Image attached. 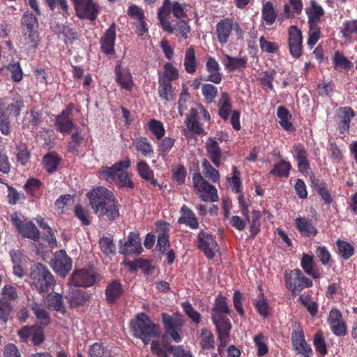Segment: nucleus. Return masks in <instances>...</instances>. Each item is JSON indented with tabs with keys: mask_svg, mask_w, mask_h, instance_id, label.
I'll return each instance as SVG.
<instances>
[{
	"mask_svg": "<svg viewBox=\"0 0 357 357\" xmlns=\"http://www.w3.org/2000/svg\"><path fill=\"white\" fill-rule=\"evenodd\" d=\"M86 197L93 213L100 220L112 222L119 217L120 206L114 194L109 189L97 187L89 190Z\"/></svg>",
	"mask_w": 357,
	"mask_h": 357,
	"instance_id": "f257e3e1",
	"label": "nucleus"
},
{
	"mask_svg": "<svg viewBox=\"0 0 357 357\" xmlns=\"http://www.w3.org/2000/svg\"><path fill=\"white\" fill-rule=\"evenodd\" d=\"M211 314L218 333L220 346L225 347L230 341L232 326L229 318L231 310L227 303V298L222 294H219L215 298Z\"/></svg>",
	"mask_w": 357,
	"mask_h": 357,
	"instance_id": "f03ea898",
	"label": "nucleus"
},
{
	"mask_svg": "<svg viewBox=\"0 0 357 357\" xmlns=\"http://www.w3.org/2000/svg\"><path fill=\"white\" fill-rule=\"evenodd\" d=\"M131 166L129 158L116 162L112 166H102L98 173L101 178L110 184H115L120 188L133 189L135 183L130 174L126 171Z\"/></svg>",
	"mask_w": 357,
	"mask_h": 357,
	"instance_id": "7ed1b4c3",
	"label": "nucleus"
},
{
	"mask_svg": "<svg viewBox=\"0 0 357 357\" xmlns=\"http://www.w3.org/2000/svg\"><path fill=\"white\" fill-rule=\"evenodd\" d=\"M130 328L133 335L147 344L152 337L159 336V326L155 324L150 317L144 312L139 313L135 319L130 321Z\"/></svg>",
	"mask_w": 357,
	"mask_h": 357,
	"instance_id": "20e7f679",
	"label": "nucleus"
},
{
	"mask_svg": "<svg viewBox=\"0 0 357 357\" xmlns=\"http://www.w3.org/2000/svg\"><path fill=\"white\" fill-rule=\"evenodd\" d=\"M31 286L39 294L47 293L56 281L50 270L42 264H37L30 273Z\"/></svg>",
	"mask_w": 357,
	"mask_h": 357,
	"instance_id": "39448f33",
	"label": "nucleus"
},
{
	"mask_svg": "<svg viewBox=\"0 0 357 357\" xmlns=\"http://www.w3.org/2000/svg\"><path fill=\"white\" fill-rule=\"evenodd\" d=\"M161 321L165 331L175 342H180L182 339V328L185 324L183 316L180 313L169 314H161Z\"/></svg>",
	"mask_w": 357,
	"mask_h": 357,
	"instance_id": "423d86ee",
	"label": "nucleus"
},
{
	"mask_svg": "<svg viewBox=\"0 0 357 357\" xmlns=\"http://www.w3.org/2000/svg\"><path fill=\"white\" fill-rule=\"evenodd\" d=\"M192 182L195 193L202 202H216L218 201L217 189L204 179L200 172L193 174Z\"/></svg>",
	"mask_w": 357,
	"mask_h": 357,
	"instance_id": "0eeeda50",
	"label": "nucleus"
},
{
	"mask_svg": "<svg viewBox=\"0 0 357 357\" xmlns=\"http://www.w3.org/2000/svg\"><path fill=\"white\" fill-rule=\"evenodd\" d=\"M284 278L286 287L292 294L295 291H301L304 289L311 287L313 285L312 281L305 277L298 268L286 271Z\"/></svg>",
	"mask_w": 357,
	"mask_h": 357,
	"instance_id": "6e6552de",
	"label": "nucleus"
},
{
	"mask_svg": "<svg viewBox=\"0 0 357 357\" xmlns=\"http://www.w3.org/2000/svg\"><path fill=\"white\" fill-rule=\"evenodd\" d=\"M196 245L208 259L215 257L216 252H219L220 247L213 234L201 229L197 236Z\"/></svg>",
	"mask_w": 357,
	"mask_h": 357,
	"instance_id": "1a4fd4ad",
	"label": "nucleus"
},
{
	"mask_svg": "<svg viewBox=\"0 0 357 357\" xmlns=\"http://www.w3.org/2000/svg\"><path fill=\"white\" fill-rule=\"evenodd\" d=\"M10 218L12 225L16 228L22 238H28L33 241L39 240L40 231L31 220H22L17 212L13 213Z\"/></svg>",
	"mask_w": 357,
	"mask_h": 357,
	"instance_id": "9d476101",
	"label": "nucleus"
},
{
	"mask_svg": "<svg viewBox=\"0 0 357 357\" xmlns=\"http://www.w3.org/2000/svg\"><path fill=\"white\" fill-rule=\"evenodd\" d=\"M291 340L294 350L296 354L301 355L302 357H311L313 351L311 346L307 342L304 331L300 324L296 323L294 325Z\"/></svg>",
	"mask_w": 357,
	"mask_h": 357,
	"instance_id": "9b49d317",
	"label": "nucleus"
},
{
	"mask_svg": "<svg viewBox=\"0 0 357 357\" xmlns=\"http://www.w3.org/2000/svg\"><path fill=\"white\" fill-rule=\"evenodd\" d=\"M38 26V19L33 13H24L21 19V31L26 43H36L38 38L36 31Z\"/></svg>",
	"mask_w": 357,
	"mask_h": 357,
	"instance_id": "f8f14e48",
	"label": "nucleus"
},
{
	"mask_svg": "<svg viewBox=\"0 0 357 357\" xmlns=\"http://www.w3.org/2000/svg\"><path fill=\"white\" fill-rule=\"evenodd\" d=\"M24 107V100L18 93L0 99V114L10 118L20 116Z\"/></svg>",
	"mask_w": 357,
	"mask_h": 357,
	"instance_id": "ddd939ff",
	"label": "nucleus"
},
{
	"mask_svg": "<svg viewBox=\"0 0 357 357\" xmlns=\"http://www.w3.org/2000/svg\"><path fill=\"white\" fill-rule=\"evenodd\" d=\"M73 4L76 15L79 19L93 21L97 18L100 8L92 0H70Z\"/></svg>",
	"mask_w": 357,
	"mask_h": 357,
	"instance_id": "4468645a",
	"label": "nucleus"
},
{
	"mask_svg": "<svg viewBox=\"0 0 357 357\" xmlns=\"http://www.w3.org/2000/svg\"><path fill=\"white\" fill-rule=\"evenodd\" d=\"M96 280V273L93 268H76L70 275L69 282L74 287H89Z\"/></svg>",
	"mask_w": 357,
	"mask_h": 357,
	"instance_id": "2eb2a0df",
	"label": "nucleus"
},
{
	"mask_svg": "<svg viewBox=\"0 0 357 357\" xmlns=\"http://www.w3.org/2000/svg\"><path fill=\"white\" fill-rule=\"evenodd\" d=\"M288 47L294 59H299L303 54V33L297 26L292 25L288 29Z\"/></svg>",
	"mask_w": 357,
	"mask_h": 357,
	"instance_id": "dca6fc26",
	"label": "nucleus"
},
{
	"mask_svg": "<svg viewBox=\"0 0 357 357\" xmlns=\"http://www.w3.org/2000/svg\"><path fill=\"white\" fill-rule=\"evenodd\" d=\"M327 322L333 333L339 337H343L347 334V324L343 319L341 311L333 307L329 312Z\"/></svg>",
	"mask_w": 357,
	"mask_h": 357,
	"instance_id": "f3484780",
	"label": "nucleus"
},
{
	"mask_svg": "<svg viewBox=\"0 0 357 357\" xmlns=\"http://www.w3.org/2000/svg\"><path fill=\"white\" fill-rule=\"evenodd\" d=\"M355 111L349 106L341 107L337 110L336 121L338 131L340 134L344 135L349 132L350 129V123L356 116Z\"/></svg>",
	"mask_w": 357,
	"mask_h": 357,
	"instance_id": "a211bd4d",
	"label": "nucleus"
},
{
	"mask_svg": "<svg viewBox=\"0 0 357 357\" xmlns=\"http://www.w3.org/2000/svg\"><path fill=\"white\" fill-rule=\"evenodd\" d=\"M143 250L139 234L130 232L126 241H119V252L123 255H139Z\"/></svg>",
	"mask_w": 357,
	"mask_h": 357,
	"instance_id": "6ab92c4d",
	"label": "nucleus"
},
{
	"mask_svg": "<svg viewBox=\"0 0 357 357\" xmlns=\"http://www.w3.org/2000/svg\"><path fill=\"white\" fill-rule=\"evenodd\" d=\"M52 268L62 278H65L71 270L72 259L64 250H60L55 252Z\"/></svg>",
	"mask_w": 357,
	"mask_h": 357,
	"instance_id": "aec40b11",
	"label": "nucleus"
},
{
	"mask_svg": "<svg viewBox=\"0 0 357 357\" xmlns=\"http://www.w3.org/2000/svg\"><path fill=\"white\" fill-rule=\"evenodd\" d=\"M184 8L185 6L178 1L163 0L162 6L159 8L158 15L162 19V17H168L170 13H172L174 17L178 19L185 18L188 15Z\"/></svg>",
	"mask_w": 357,
	"mask_h": 357,
	"instance_id": "412c9836",
	"label": "nucleus"
},
{
	"mask_svg": "<svg viewBox=\"0 0 357 357\" xmlns=\"http://www.w3.org/2000/svg\"><path fill=\"white\" fill-rule=\"evenodd\" d=\"M116 27L115 23H112L100 39V50L106 56L115 54Z\"/></svg>",
	"mask_w": 357,
	"mask_h": 357,
	"instance_id": "4be33fe9",
	"label": "nucleus"
},
{
	"mask_svg": "<svg viewBox=\"0 0 357 357\" xmlns=\"http://www.w3.org/2000/svg\"><path fill=\"white\" fill-rule=\"evenodd\" d=\"M123 293V284L119 280H113L105 287V301L109 305L115 304L121 298Z\"/></svg>",
	"mask_w": 357,
	"mask_h": 357,
	"instance_id": "5701e85b",
	"label": "nucleus"
},
{
	"mask_svg": "<svg viewBox=\"0 0 357 357\" xmlns=\"http://www.w3.org/2000/svg\"><path fill=\"white\" fill-rule=\"evenodd\" d=\"M206 70L208 75L205 77L204 81L210 82L215 84H218L221 82L222 79V73H220L221 68L219 63L214 57L211 56L206 57Z\"/></svg>",
	"mask_w": 357,
	"mask_h": 357,
	"instance_id": "b1692460",
	"label": "nucleus"
},
{
	"mask_svg": "<svg viewBox=\"0 0 357 357\" xmlns=\"http://www.w3.org/2000/svg\"><path fill=\"white\" fill-rule=\"evenodd\" d=\"M232 28H234L232 17L224 18L217 23L215 26V34L218 41L221 45H225L228 43L232 32Z\"/></svg>",
	"mask_w": 357,
	"mask_h": 357,
	"instance_id": "393cba45",
	"label": "nucleus"
},
{
	"mask_svg": "<svg viewBox=\"0 0 357 357\" xmlns=\"http://www.w3.org/2000/svg\"><path fill=\"white\" fill-rule=\"evenodd\" d=\"M70 307L76 308L84 305L89 301L90 295L85 291L71 287L66 296Z\"/></svg>",
	"mask_w": 357,
	"mask_h": 357,
	"instance_id": "a878e982",
	"label": "nucleus"
},
{
	"mask_svg": "<svg viewBox=\"0 0 357 357\" xmlns=\"http://www.w3.org/2000/svg\"><path fill=\"white\" fill-rule=\"evenodd\" d=\"M29 307L36 317V321L38 324V326L47 327L51 324L50 313L42 303L33 301L30 303Z\"/></svg>",
	"mask_w": 357,
	"mask_h": 357,
	"instance_id": "bb28decb",
	"label": "nucleus"
},
{
	"mask_svg": "<svg viewBox=\"0 0 357 357\" xmlns=\"http://www.w3.org/2000/svg\"><path fill=\"white\" fill-rule=\"evenodd\" d=\"M181 216L178 219V224H183L192 229H197L199 227L198 218L194 211L185 204L180 210Z\"/></svg>",
	"mask_w": 357,
	"mask_h": 357,
	"instance_id": "cd10ccee",
	"label": "nucleus"
},
{
	"mask_svg": "<svg viewBox=\"0 0 357 357\" xmlns=\"http://www.w3.org/2000/svg\"><path fill=\"white\" fill-rule=\"evenodd\" d=\"M248 59L247 56L234 57L229 54H225L222 60L225 68L228 73H232L235 70H244L248 66Z\"/></svg>",
	"mask_w": 357,
	"mask_h": 357,
	"instance_id": "c85d7f7f",
	"label": "nucleus"
},
{
	"mask_svg": "<svg viewBox=\"0 0 357 357\" xmlns=\"http://www.w3.org/2000/svg\"><path fill=\"white\" fill-rule=\"evenodd\" d=\"M132 146L137 154L144 158H151L154 154L152 144L146 137H138L132 140Z\"/></svg>",
	"mask_w": 357,
	"mask_h": 357,
	"instance_id": "c756f323",
	"label": "nucleus"
},
{
	"mask_svg": "<svg viewBox=\"0 0 357 357\" xmlns=\"http://www.w3.org/2000/svg\"><path fill=\"white\" fill-rule=\"evenodd\" d=\"M206 151L211 161L216 167H220L221 165L222 151L215 138H208L206 142Z\"/></svg>",
	"mask_w": 357,
	"mask_h": 357,
	"instance_id": "7c9ffc66",
	"label": "nucleus"
},
{
	"mask_svg": "<svg viewBox=\"0 0 357 357\" xmlns=\"http://www.w3.org/2000/svg\"><path fill=\"white\" fill-rule=\"evenodd\" d=\"M305 13L308 18V25L318 26L324 15V10L315 0H311L310 6L305 8Z\"/></svg>",
	"mask_w": 357,
	"mask_h": 357,
	"instance_id": "2f4dec72",
	"label": "nucleus"
},
{
	"mask_svg": "<svg viewBox=\"0 0 357 357\" xmlns=\"http://www.w3.org/2000/svg\"><path fill=\"white\" fill-rule=\"evenodd\" d=\"M62 158L56 151H50L42 158V166L48 174H53L58 170Z\"/></svg>",
	"mask_w": 357,
	"mask_h": 357,
	"instance_id": "473e14b6",
	"label": "nucleus"
},
{
	"mask_svg": "<svg viewBox=\"0 0 357 357\" xmlns=\"http://www.w3.org/2000/svg\"><path fill=\"white\" fill-rule=\"evenodd\" d=\"M47 307L49 310L61 312L62 314L66 313V309L63 303V296L59 293L48 294L45 300Z\"/></svg>",
	"mask_w": 357,
	"mask_h": 357,
	"instance_id": "72a5a7b5",
	"label": "nucleus"
},
{
	"mask_svg": "<svg viewBox=\"0 0 357 357\" xmlns=\"http://www.w3.org/2000/svg\"><path fill=\"white\" fill-rule=\"evenodd\" d=\"M295 225L302 236L314 237L318 234L317 229L312 224L310 219L301 217L297 218L295 219Z\"/></svg>",
	"mask_w": 357,
	"mask_h": 357,
	"instance_id": "f704fd0d",
	"label": "nucleus"
},
{
	"mask_svg": "<svg viewBox=\"0 0 357 357\" xmlns=\"http://www.w3.org/2000/svg\"><path fill=\"white\" fill-rule=\"evenodd\" d=\"M116 82L121 87L126 91H132L134 86L132 76L129 71H123L119 66L114 69Z\"/></svg>",
	"mask_w": 357,
	"mask_h": 357,
	"instance_id": "c9c22d12",
	"label": "nucleus"
},
{
	"mask_svg": "<svg viewBox=\"0 0 357 357\" xmlns=\"http://www.w3.org/2000/svg\"><path fill=\"white\" fill-rule=\"evenodd\" d=\"M312 185L315 189L317 193L321 197L324 204L330 205L333 202V197L329 190L327 189L326 183L315 176L311 177Z\"/></svg>",
	"mask_w": 357,
	"mask_h": 357,
	"instance_id": "e433bc0d",
	"label": "nucleus"
},
{
	"mask_svg": "<svg viewBox=\"0 0 357 357\" xmlns=\"http://www.w3.org/2000/svg\"><path fill=\"white\" fill-rule=\"evenodd\" d=\"M201 116L205 121H210L211 120L209 112L202 104H197L195 107H192L189 110L186 115L185 122L199 121Z\"/></svg>",
	"mask_w": 357,
	"mask_h": 357,
	"instance_id": "4c0bfd02",
	"label": "nucleus"
},
{
	"mask_svg": "<svg viewBox=\"0 0 357 357\" xmlns=\"http://www.w3.org/2000/svg\"><path fill=\"white\" fill-rule=\"evenodd\" d=\"M278 16V13L271 1L263 2L261 18L266 25L272 26L275 22Z\"/></svg>",
	"mask_w": 357,
	"mask_h": 357,
	"instance_id": "58836bf2",
	"label": "nucleus"
},
{
	"mask_svg": "<svg viewBox=\"0 0 357 357\" xmlns=\"http://www.w3.org/2000/svg\"><path fill=\"white\" fill-rule=\"evenodd\" d=\"M198 62L195 56V50L194 47H188L185 52L183 61V66L185 70L188 73L193 75L197 71Z\"/></svg>",
	"mask_w": 357,
	"mask_h": 357,
	"instance_id": "ea45409f",
	"label": "nucleus"
},
{
	"mask_svg": "<svg viewBox=\"0 0 357 357\" xmlns=\"http://www.w3.org/2000/svg\"><path fill=\"white\" fill-rule=\"evenodd\" d=\"M315 266L314 255L304 253L301 260V266L306 274L312 276L314 279H318L320 278V275L314 271Z\"/></svg>",
	"mask_w": 357,
	"mask_h": 357,
	"instance_id": "a19ab883",
	"label": "nucleus"
},
{
	"mask_svg": "<svg viewBox=\"0 0 357 357\" xmlns=\"http://www.w3.org/2000/svg\"><path fill=\"white\" fill-rule=\"evenodd\" d=\"M16 160L22 166H26L30 161L31 151L26 144L20 142L15 146Z\"/></svg>",
	"mask_w": 357,
	"mask_h": 357,
	"instance_id": "79ce46f5",
	"label": "nucleus"
},
{
	"mask_svg": "<svg viewBox=\"0 0 357 357\" xmlns=\"http://www.w3.org/2000/svg\"><path fill=\"white\" fill-rule=\"evenodd\" d=\"M261 218V211L259 210H253L251 213V217L246 220V222H248L250 225V238H254L255 236L260 231Z\"/></svg>",
	"mask_w": 357,
	"mask_h": 357,
	"instance_id": "37998d69",
	"label": "nucleus"
},
{
	"mask_svg": "<svg viewBox=\"0 0 357 357\" xmlns=\"http://www.w3.org/2000/svg\"><path fill=\"white\" fill-rule=\"evenodd\" d=\"M158 91L159 97L162 100L172 102L175 98L172 82L158 80Z\"/></svg>",
	"mask_w": 357,
	"mask_h": 357,
	"instance_id": "c03bdc74",
	"label": "nucleus"
},
{
	"mask_svg": "<svg viewBox=\"0 0 357 357\" xmlns=\"http://www.w3.org/2000/svg\"><path fill=\"white\" fill-rule=\"evenodd\" d=\"M231 109V99L227 92L221 94V98L219 101L218 114L221 119L226 121L229 119Z\"/></svg>",
	"mask_w": 357,
	"mask_h": 357,
	"instance_id": "a18cd8bd",
	"label": "nucleus"
},
{
	"mask_svg": "<svg viewBox=\"0 0 357 357\" xmlns=\"http://www.w3.org/2000/svg\"><path fill=\"white\" fill-rule=\"evenodd\" d=\"M291 169V165L289 162L281 160L274 165L273 169L269 172V174L280 178H288Z\"/></svg>",
	"mask_w": 357,
	"mask_h": 357,
	"instance_id": "49530a36",
	"label": "nucleus"
},
{
	"mask_svg": "<svg viewBox=\"0 0 357 357\" xmlns=\"http://www.w3.org/2000/svg\"><path fill=\"white\" fill-rule=\"evenodd\" d=\"M158 80H165L166 82H172L177 79L179 77L178 70L170 62H167L164 65V71L158 72Z\"/></svg>",
	"mask_w": 357,
	"mask_h": 357,
	"instance_id": "de8ad7c7",
	"label": "nucleus"
},
{
	"mask_svg": "<svg viewBox=\"0 0 357 357\" xmlns=\"http://www.w3.org/2000/svg\"><path fill=\"white\" fill-rule=\"evenodd\" d=\"M157 151L162 158H165L175 144L176 139L173 137H166L158 140Z\"/></svg>",
	"mask_w": 357,
	"mask_h": 357,
	"instance_id": "09e8293b",
	"label": "nucleus"
},
{
	"mask_svg": "<svg viewBox=\"0 0 357 357\" xmlns=\"http://www.w3.org/2000/svg\"><path fill=\"white\" fill-rule=\"evenodd\" d=\"M258 289L259 291V298L255 303V307L259 315L264 319H266L269 315L268 303L265 298L262 288L259 286L258 287Z\"/></svg>",
	"mask_w": 357,
	"mask_h": 357,
	"instance_id": "8fccbe9b",
	"label": "nucleus"
},
{
	"mask_svg": "<svg viewBox=\"0 0 357 357\" xmlns=\"http://www.w3.org/2000/svg\"><path fill=\"white\" fill-rule=\"evenodd\" d=\"M202 173L206 178L213 183H218L220 181V175L219 171L213 167L207 159L204 158L202 160Z\"/></svg>",
	"mask_w": 357,
	"mask_h": 357,
	"instance_id": "3c124183",
	"label": "nucleus"
},
{
	"mask_svg": "<svg viewBox=\"0 0 357 357\" xmlns=\"http://www.w3.org/2000/svg\"><path fill=\"white\" fill-rule=\"evenodd\" d=\"M338 253L344 260H348L355 253L354 245L347 241L338 239L336 241Z\"/></svg>",
	"mask_w": 357,
	"mask_h": 357,
	"instance_id": "603ef678",
	"label": "nucleus"
},
{
	"mask_svg": "<svg viewBox=\"0 0 357 357\" xmlns=\"http://www.w3.org/2000/svg\"><path fill=\"white\" fill-rule=\"evenodd\" d=\"M100 248L102 253L106 256L114 255L116 252V245L113 242V236H102L98 241Z\"/></svg>",
	"mask_w": 357,
	"mask_h": 357,
	"instance_id": "864d4df0",
	"label": "nucleus"
},
{
	"mask_svg": "<svg viewBox=\"0 0 357 357\" xmlns=\"http://www.w3.org/2000/svg\"><path fill=\"white\" fill-rule=\"evenodd\" d=\"M200 345L203 349L212 350L215 348L213 334L208 329L204 328L201 330Z\"/></svg>",
	"mask_w": 357,
	"mask_h": 357,
	"instance_id": "5fc2aeb1",
	"label": "nucleus"
},
{
	"mask_svg": "<svg viewBox=\"0 0 357 357\" xmlns=\"http://www.w3.org/2000/svg\"><path fill=\"white\" fill-rule=\"evenodd\" d=\"M340 33L344 38H351L354 34H357V19L345 20L340 27Z\"/></svg>",
	"mask_w": 357,
	"mask_h": 357,
	"instance_id": "6e6d98bb",
	"label": "nucleus"
},
{
	"mask_svg": "<svg viewBox=\"0 0 357 357\" xmlns=\"http://www.w3.org/2000/svg\"><path fill=\"white\" fill-rule=\"evenodd\" d=\"M56 130L62 133H70L73 128L75 127L73 119L56 116L55 121Z\"/></svg>",
	"mask_w": 357,
	"mask_h": 357,
	"instance_id": "4d7b16f0",
	"label": "nucleus"
},
{
	"mask_svg": "<svg viewBox=\"0 0 357 357\" xmlns=\"http://www.w3.org/2000/svg\"><path fill=\"white\" fill-rule=\"evenodd\" d=\"M202 93L205 102L207 103H211L217 97L218 90L213 84L206 83L202 85Z\"/></svg>",
	"mask_w": 357,
	"mask_h": 357,
	"instance_id": "13d9d810",
	"label": "nucleus"
},
{
	"mask_svg": "<svg viewBox=\"0 0 357 357\" xmlns=\"http://www.w3.org/2000/svg\"><path fill=\"white\" fill-rule=\"evenodd\" d=\"M148 128L153 133L157 140H160L165 136V127L163 123L158 120H150L148 123Z\"/></svg>",
	"mask_w": 357,
	"mask_h": 357,
	"instance_id": "bf43d9fd",
	"label": "nucleus"
},
{
	"mask_svg": "<svg viewBox=\"0 0 357 357\" xmlns=\"http://www.w3.org/2000/svg\"><path fill=\"white\" fill-rule=\"evenodd\" d=\"M313 345L321 357H324L328 354L326 340L321 333H317L314 335Z\"/></svg>",
	"mask_w": 357,
	"mask_h": 357,
	"instance_id": "052dcab7",
	"label": "nucleus"
},
{
	"mask_svg": "<svg viewBox=\"0 0 357 357\" xmlns=\"http://www.w3.org/2000/svg\"><path fill=\"white\" fill-rule=\"evenodd\" d=\"M13 311V306L10 299L6 296L0 298V320L7 322Z\"/></svg>",
	"mask_w": 357,
	"mask_h": 357,
	"instance_id": "680f3d73",
	"label": "nucleus"
},
{
	"mask_svg": "<svg viewBox=\"0 0 357 357\" xmlns=\"http://www.w3.org/2000/svg\"><path fill=\"white\" fill-rule=\"evenodd\" d=\"M183 310L185 314L196 325H199L202 320L201 314L195 310L192 304L189 302H183L181 304Z\"/></svg>",
	"mask_w": 357,
	"mask_h": 357,
	"instance_id": "e2e57ef3",
	"label": "nucleus"
},
{
	"mask_svg": "<svg viewBox=\"0 0 357 357\" xmlns=\"http://www.w3.org/2000/svg\"><path fill=\"white\" fill-rule=\"evenodd\" d=\"M42 182L35 178H29L24 185V189L32 197H36L38 191L40 189Z\"/></svg>",
	"mask_w": 357,
	"mask_h": 357,
	"instance_id": "0e129e2a",
	"label": "nucleus"
},
{
	"mask_svg": "<svg viewBox=\"0 0 357 357\" xmlns=\"http://www.w3.org/2000/svg\"><path fill=\"white\" fill-rule=\"evenodd\" d=\"M276 73V70L273 69L266 70L264 73V76L259 79L260 84L265 91L273 90V82Z\"/></svg>",
	"mask_w": 357,
	"mask_h": 357,
	"instance_id": "69168bd1",
	"label": "nucleus"
},
{
	"mask_svg": "<svg viewBox=\"0 0 357 357\" xmlns=\"http://www.w3.org/2000/svg\"><path fill=\"white\" fill-rule=\"evenodd\" d=\"M137 172L140 177L148 181L154 176L153 171L151 169L148 163L144 160H139L136 165Z\"/></svg>",
	"mask_w": 357,
	"mask_h": 357,
	"instance_id": "338daca9",
	"label": "nucleus"
},
{
	"mask_svg": "<svg viewBox=\"0 0 357 357\" xmlns=\"http://www.w3.org/2000/svg\"><path fill=\"white\" fill-rule=\"evenodd\" d=\"M266 337L263 333H259L254 337V343L257 349V356H263L268 352V347L266 342Z\"/></svg>",
	"mask_w": 357,
	"mask_h": 357,
	"instance_id": "774afa93",
	"label": "nucleus"
}]
</instances>
